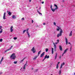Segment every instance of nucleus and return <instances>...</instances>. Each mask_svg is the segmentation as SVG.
<instances>
[{
  "mask_svg": "<svg viewBox=\"0 0 75 75\" xmlns=\"http://www.w3.org/2000/svg\"><path fill=\"white\" fill-rule=\"evenodd\" d=\"M72 31H71L70 34L69 35V36H72Z\"/></svg>",
  "mask_w": 75,
  "mask_h": 75,
  "instance_id": "f3484780",
  "label": "nucleus"
},
{
  "mask_svg": "<svg viewBox=\"0 0 75 75\" xmlns=\"http://www.w3.org/2000/svg\"><path fill=\"white\" fill-rule=\"evenodd\" d=\"M44 54H45V52H43L41 55L40 57H44Z\"/></svg>",
  "mask_w": 75,
  "mask_h": 75,
  "instance_id": "1a4fd4ad",
  "label": "nucleus"
},
{
  "mask_svg": "<svg viewBox=\"0 0 75 75\" xmlns=\"http://www.w3.org/2000/svg\"><path fill=\"white\" fill-rule=\"evenodd\" d=\"M62 68V64H61V66L60 67V69H61Z\"/></svg>",
  "mask_w": 75,
  "mask_h": 75,
  "instance_id": "c85d7f7f",
  "label": "nucleus"
},
{
  "mask_svg": "<svg viewBox=\"0 0 75 75\" xmlns=\"http://www.w3.org/2000/svg\"><path fill=\"white\" fill-rule=\"evenodd\" d=\"M50 58V56H49V55L47 56V54H46L45 56V58H44V59L43 60V61H44V60H45L46 58Z\"/></svg>",
  "mask_w": 75,
  "mask_h": 75,
  "instance_id": "20e7f679",
  "label": "nucleus"
},
{
  "mask_svg": "<svg viewBox=\"0 0 75 75\" xmlns=\"http://www.w3.org/2000/svg\"><path fill=\"white\" fill-rule=\"evenodd\" d=\"M0 42H2L3 41V39H0Z\"/></svg>",
  "mask_w": 75,
  "mask_h": 75,
  "instance_id": "2f4dec72",
  "label": "nucleus"
},
{
  "mask_svg": "<svg viewBox=\"0 0 75 75\" xmlns=\"http://www.w3.org/2000/svg\"><path fill=\"white\" fill-rule=\"evenodd\" d=\"M65 40H66V45H67L68 44V39L67 38H65Z\"/></svg>",
  "mask_w": 75,
  "mask_h": 75,
  "instance_id": "2eb2a0df",
  "label": "nucleus"
},
{
  "mask_svg": "<svg viewBox=\"0 0 75 75\" xmlns=\"http://www.w3.org/2000/svg\"><path fill=\"white\" fill-rule=\"evenodd\" d=\"M54 45V51H56V49H57V46L55 45V43H53Z\"/></svg>",
  "mask_w": 75,
  "mask_h": 75,
  "instance_id": "423d86ee",
  "label": "nucleus"
},
{
  "mask_svg": "<svg viewBox=\"0 0 75 75\" xmlns=\"http://www.w3.org/2000/svg\"><path fill=\"white\" fill-rule=\"evenodd\" d=\"M41 50L39 51L38 52V56H39V55H40V53H41Z\"/></svg>",
  "mask_w": 75,
  "mask_h": 75,
  "instance_id": "aec40b11",
  "label": "nucleus"
},
{
  "mask_svg": "<svg viewBox=\"0 0 75 75\" xmlns=\"http://www.w3.org/2000/svg\"><path fill=\"white\" fill-rule=\"evenodd\" d=\"M36 8H38V7L37 6L36 7Z\"/></svg>",
  "mask_w": 75,
  "mask_h": 75,
  "instance_id": "bf43d9fd",
  "label": "nucleus"
},
{
  "mask_svg": "<svg viewBox=\"0 0 75 75\" xmlns=\"http://www.w3.org/2000/svg\"><path fill=\"white\" fill-rule=\"evenodd\" d=\"M0 28H3V27L1 26H0Z\"/></svg>",
  "mask_w": 75,
  "mask_h": 75,
  "instance_id": "09e8293b",
  "label": "nucleus"
},
{
  "mask_svg": "<svg viewBox=\"0 0 75 75\" xmlns=\"http://www.w3.org/2000/svg\"><path fill=\"white\" fill-rule=\"evenodd\" d=\"M28 30H29V29L28 28L27 29V34L28 35V37H29V38H30V33H28Z\"/></svg>",
  "mask_w": 75,
  "mask_h": 75,
  "instance_id": "6e6552de",
  "label": "nucleus"
},
{
  "mask_svg": "<svg viewBox=\"0 0 75 75\" xmlns=\"http://www.w3.org/2000/svg\"><path fill=\"white\" fill-rule=\"evenodd\" d=\"M54 6H55V7H56L55 8V9L52 8V9H51L52 11L53 12H54V11H55V10H57V9H58V6H57V5H56V4H54Z\"/></svg>",
  "mask_w": 75,
  "mask_h": 75,
  "instance_id": "7ed1b4c3",
  "label": "nucleus"
},
{
  "mask_svg": "<svg viewBox=\"0 0 75 75\" xmlns=\"http://www.w3.org/2000/svg\"><path fill=\"white\" fill-rule=\"evenodd\" d=\"M25 59V58H24L21 61V62H23V61H24V60Z\"/></svg>",
  "mask_w": 75,
  "mask_h": 75,
  "instance_id": "cd10ccee",
  "label": "nucleus"
},
{
  "mask_svg": "<svg viewBox=\"0 0 75 75\" xmlns=\"http://www.w3.org/2000/svg\"><path fill=\"white\" fill-rule=\"evenodd\" d=\"M36 72H37V71H38V69H36Z\"/></svg>",
  "mask_w": 75,
  "mask_h": 75,
  "instance_id": "a18cd8bd",
  "label": "nucleus"
},
{
  "mask_svg": "<svg viewBox=\"0 0 75 75\" xmlns=\"http://www.w3.org/2000/svg\"><path fill=\"white\" fill-rule=\"evenodd\" d=\"M8 14L9 15V16H11V12H9L8 13Z\"/></svg>",
  "mask_w": 75,
  "mask_h": 75,
  "instance_id": "4be33fe9",
  "label": "nucleus"
},
{
  "mask_svg": "<svg viewBox=\"0 0 75 75\" xmlns=\"http://www.w3.org/2000/svg\"><path fill=\"white\" fill-rule=\"evenodd\" d=\"M57 53H56V54H55V57H54V58H55V59H57Z\"/></svg>",
  "mask_w": 75,
  "mask_h": 75,
  "instance_id": "6ab92c4d",
  "label": "nucleus"
},
{
  "mask_svg": "<svg viewBox=\"0 0 75 75\" xmlns=\"http://www.w3.org/2000/svg\"><path fill=\"white\" fill-rule=\"evenodd\" d=\"M3 32V29H1V30H0V33H2Z\"/></svg>",
  "mask_w": 75,
  "mask_h": 75,
  "instance_id": "c756f323",
  "label": "nucleus"
},
{
  "mask_svg": "<svg viewBox=\"0 0 75 75\" xmlns=\"http://www.w3.org/2000/svg\"><path fill=\"white\" fill-rule=\"evenodd\" d=\"M37 12H38V13H39V14H40H40H41V15H42V13H41L40 12H39V11H38V10H37Z\"/></svg>",
  "mask_w": 75,
  "mask_h": 75,
  "instance_id": "5701e85b",
  "label": "nucleus"
},
{
  "mask_svg": "<svg viewBox=\"0 0 75 75\" xmlns=\"http://www.w3.org/2000/svg\"><path fill=\"white\" fill-rule=\"evenodd\" d=\"M17 39V37H14V38H13V39L15 40H16Z\"/></svg>",
  "mask_w": 75,
  "mask_h": 75,
  "instance_id": "7c9ffc66",
  "label": "nucleus"
},
{
  "mask_svg": "<svg viewBox=\"0 0 75 75\" xmlns=\"http://www.w3.org/2000/svg\"><path fill=\"white\" fill-rule=\"evenodd\" d=\"M38 57V56H36V57H34L33 59L34 60V59H37V57Z\"/></svg>",
  "mask_w": 75,
  "mask_h": 75,
  "instance_id": "412c9836",
  "label": "nucleus"
},
{
  "mask_svg": "<svg viewBox=\"0 0 75 75\" xmlns=\"http://www.w3.org/2000/svg\"><path fill=\"white\" fill-rule=\"evenodd\" d=\"M57 41L58 42H58H59V40H57Z\"/></svg>",
  "mask_w": 75,
  "mask_h": 75,
  "instance_id": "ea45409f",
  "label": "nucleus"
},
{
  "mask_svg": "<svg viewBox=\"0 0 75 75\" xmlns=\"http://www.w3.org/2000/svg\"><path fill=\"white\" fill-rule=\"evenodd\" d=\"M32 51H33V53H35L36 52L35 50V48L34 47H33L32 49L31 50Z\"/></svg>",
  "mask_w": 75,
  "mask_h": 75,
  "instance_id": "39448f33",
  "label": "nucleus"
},
{
  "mask_svg": "<svg viewBox=\"0 0 75 75\" xmlns=\"http://www.w3.org/2000/svg\"><path fill=\"white\" fill-rule=\"evenodd\" d=\"M46 52H48V49L47 48L46 49Z\"/></svg>",
  "mask_w": 75,
  "mask_h": 75,
  "instance_id": "bb28decb",
  "label": "nucleus"
},
{
  "mask_svg": "<svg viewBox=\"0 0 75 75\" xmlns=\"http://www.w3.org/2000/svg\"><path fill=\"white\" fill-rule=\"evenodd\" d=\"M52 54H54V49L52 47Z\"/></svg>",
  "mask_w": 75,
  "mask_h": 75,
  "instance_id": "a211bd4d",
  "label": "nucleus"
},
{
  "mask_svg": "<svg viewBox=\"0 0 75 75\" xmlns=\"http://www.w3.org/2000/svg\"><path fill=\"white\" fill-rule=\"evenodd\" d=\"M16 57L15 55V53H13L10 57V58H11V59H16Z\"/></svg>",
  "mask_w": 75,
  "mask_h": 75,
  "instance_id": "f03ea898",
  "label": "nucleus"
},
{
  "mask_svg": "<svg viewBox=\"0 0 75 75\" xmlns=\"http://www.w3.org/2000/svg\"><path fill=\"white\" fill-rule=\"evenodd\" d=\"M46 24L45 23H43V25H45Z\"/></svg>",
  "mask_w": 75,
  "mask_h": 75,
  "instance_id": "c03bdc74",
  "label": "nucleus"
},
{
  "mask_svg": "<svg viewBox=\"0 0 75 75\" xmlns=\"http://www.w3.org/2000/svg\"><path fill=\"white\" fill-rule=\"evenodd\" d=\"M12 18H13V19H16V16L13 15L12 16Z\"/></svg>",
  "mask_w": 75,
  "mask_h": 75,
  "instance_id": "dca6fc26",
  "label": "nucleus"
},
{
  "mask_svg": "<svg viewBox=\"0 0 75 75\" xmlns=\"http://www.w3.org/2000/svg\"><path fill=\"white\" fill-rule=\"evenodd\" d=\"M59 74H61V70H59Z\"/></svg>",
  "mask_w": 75,
  "mask_h": 75,
  "instance_id": "f704fd0d",
  "label": "nucleus"
},
{
  "mask_svg": "<svg viewBox=\"0 0 75 75\" xmlns=\"http://www.w3.org/2000/svg\"><path fill=\"white\" fill-rule=\"evenodd\" d=\"M26 31H27V30H24L23 32V34H24V33H25V32Z\"/></svg>",
  "mask_w": 75,
  "mask_h": 75,
  "instance_id": "393cba45",
  "label": "nucleus"
},
{
  "mask_svg": "<svg viewBox=\"0 0 75 75\" xmlns=\"http://www.w3.org/2000/svg\"><path fill=\"white\" fill-rule=\"evenodd\" d=\"M7 13H8V11H7Z\"/></svg>",
  "mask_w": 75,
  "mask_h": 75,
  "instance_id": "13d9d810",
  "label": "nucleus"
},
{
  "mask_svg": "<svg viewBox=\"0 0 75 75\" xmlns=\"http://www.w3.org/2000/svg\"><path fill=\"white\" fill-rule=\"evenodd\" d=\"M34 69V68H32V69H32V70H33V69Z\"/></svg>",
  "mask_w": 75,
  "mask_h": 75,
  "instance_id": "864d4df0",
  "label": "nucleus"
},
{
  "mask_svg": "<svg viewBox=\"0 0 75 75\" xmlns=\"http://www.w3.org/2000/svg\"><path fill=\"white\" fill-rule=\"evenodd\" d=\"M40 1H41V0H40Z\"/></svg>",
  "mask_w": 75,
  "mask_h": 75,
  "instance_id": "e2e57ef3",
  "label": "nucleus"
},
{
  "mask_svg": "<svg viewBox=\"0 0 75 75\" xmlns=\"http://www.w3.org/2000/svg\"><path fill=\"white\" fill-rule=\"evenodd\" d=\"M3 59H4V57H2L1 60L0 61V64H1V62H3Z\"/></svg>",
  "mask_w": 75,
  "mask_h": 75,
  "instance_id": "f8f14e48",
  "label": "nucleus"
},
{
  "mask_svg": "<svg viewBox=\"0 0 75 75\" xmlns=\"http://www.w3.org/2000/svg\"><path fill=\"white\" fill-rule=\"evenodd\" d=\"M68 44H70V45L71 46V43H70V42H69Z\"/></svg>",
  "mask_w": 75,
  "mask_h": 75,
  "instance_id": "37998d69",
  "label": "nucleus"
},
{
  "mask_svg": "<svg viewBox=\"0 0 75 75\" xmlns=\"http://www.w3.org/2000/svg\"><path fill=\"white\" fill-rule=\"evenodd\" d=\"M29 2H31V0H29Z\"/></svg>",
  "mask_w": 75,
  "mask_h": 75,
  "instance_id": "603ef678",
  "label": "nucleus"
},
{
  "mask_svg": "<svg viewBox=\"0 0 75 75\" xmlns=\"http://www.w3.org/2000/svg\"><path fill=\"white\" fill-rule=\"evenodd\" d=\"M52 5H51L50 6V8L51 9H52Z\"/></svg>",
  "mask_w": 75,
  "mask_h": 75,
  "instance_id": "c9c22d12",
  "label": "nucleus"
},
{
  "mask_svg": "<svg viewBox=\"0 0 75 75\" xmlns=\"http://www.w3.org/2000/svg\"><path fill=\"white\" fill-rule=\"evenodd\" d=\"M13 26H11L10 28L11 32L12 33L13 31Z\"/></svg>",
  "mask_w": 75,
  "mask_h": 75,
  "instance_id": "0eeeda50",
  "label": "nucleus"
},
{
  "mask_svg": "<svg viewBox=\"0 0 75 75\" xmlns=\"http://www.w3.org/2000/svg\"><path fill=\"white\" fill-rule=\"evenodd\" d=\"M42 4H44V1H43L42 2Z\"/></svg>",
  "mask_w": 75,
  "mask_h": 75,
  "instance_id": "de8ad7c7",
  "label": "nucleus"
},
{
  "mask_svg": "<svg viewBox=\"0 0 75 75\" xmlns=\"http://www.w3.org/2000/svg\"><path fill=\"white\" fill-rule=\"evenodd\" d=\"M68 48H67L64 51V52L63 53V54H65V53H66V52H67V51H68Z\"/></svg>",
  "mask_w": 75,
  "mask_h": 75,
  "instance_id": "ddd939ff",
  "label": "nucleus"
},
{
  "mask_svg": "<svg viewBox=\"0 0 75 75\" xmlns=\"http://www.w3.org/2000/svg\"><path fill=\"white\" fill-rule=\"evenodd\" d=\"M59 49L60 51H62V50H63L62 48V47H61V45L59 46Z\"/></svg>",
  "mask_w": 75,
  "mask_h": 75,
  "instance_id": "9b49d317",
  "label": "nucleus"
},
{
  "mask_svg": "<svg viewBox=\"0 0 75 75\" xmlns=\"http://www.w3.org/2000/svg\"><path fill=\"white\" fill-rule=\"evenodd\" d=\"M59 63H60V62H58V64H58H58H59Z\"/></svg>",
  "mask_w": 75,
  "mask_h": 75,
  "instance_id": "49530a36",
  "label": "nucleus"
},
{
  "mask_svg": "<svg viewBox=\"0 0 75 75\" xmlns=\"http://www.w3.org/2000/svg\"><path fill=\"white\" fill-rule=\"evenodd\" d=\"M64 0H63V2H64Z\"/></svg>",
  "mask_w": 75,
  "mask_h": 75,
  "instance_id": "5fc2aeb1",
  "label": "nucleus"
},
{
  "mask_svg": "<svg viewBox=\"0 0 75 75\" xmlns=\"http://www.w3.org/2000/svg\"><path fill=\"white\" fill-rule=\"evenodd\" d=\"M61 58H62V57H61V56H60L59 57V58L60 59H61Z\"/></svg>",
  "mask_w": 75,
  "mask_h": 75,
  "instance_id": "a19ab883",
  "label": "nucleus"
},
{
  "mask_svg": "<svg viewBox=\"0 0 75 75\" xmlns=\"http://www.w3.org/2000/svg\"><path fill=\"white\" fill-rule=\"evenodd\" d=\"M59 67V66H58V64H57V67H56L57 69H58Z\"/></svg>",
  "mask_w": 75,
  "mask_h": 75,
  "instance_id": "a878e982",
  "label": "nucleus"
},
{
  "mask_svg": "<svg viewBox=\"0 0 75 75\" xmlns=\"http://www.w3.org/2000/svg\"><path fill=\"white\" fill-rule=\"evenodd\" d=\"M3 19H6V12H4V14Z\"/></svg>",
  "mask_w": 75,
  "mask_h": 75,
  "instance_id": "9d476101",
  "label": "nucleus"
},
{
  "mask_svg": "<svg viewBox=\"0 0 75 75\" xmlns=\"http://www.w3.org/2000/svg\"><path fill=\"white\" fill-rule=\"evenodd\" d=\"M58 42H56V43H55V44H58Z\"/></svg>",
  "mask_w": 75,
  "mask_h": 75,
  "instance_id": "3c124183",
  "label": "nucleus"
},
{
  "mask_svg": "<svg viewBox=\"0 0 75 75\" xmlns=\"http://www.w3.org/2000/svg\"><path fill=\"white\" fill-rule=\"evenodd\" d=\"M0 30H3V29H1V28H0Z\"/></svg>",
  "mask_w": 75,
  "mask_h": 75,
  "instance_id": "4d7b16f0",
  "label": "nucleus"
},
{
  "mask_svg": "<svg viewBox=\"0 0 75 75\" xmlns=\"http://www.w3.org/2000/svg\"><path fill=\"white\" fill-rule=\"evenodd\" d=\"M32 23H34V21L33 20H32Z\"/></svg>",
  "mask_w": 75,
  "mask_h": 75,
  "instance_id": "58836bf2",
  "label": "nucleus"
},
{
  "mask_svg": "<svg viewBox=\"0 0 75 75\" xmlns=\"http://www.w3.org/2000/svg\"><path fill=\"white\" fill-rule=\"evenodd\" d=\"M70 51H71V50H72V47H71L70 48Z\"/></svg>",
  "mask_w": 75,
  "mask_h": 75,
  "instance_id": "8fccbe9b",
  "label": "nucleus"
},
{
  "mask_svg": "<svg viewBox=\"0 0 75 75\" xmlns=\"http://www.w3.org/2000/svg\"><path fill=\"white\" fill-rule=\"evenodd\" d=\"M57 27L58 28L57 29V31H59V30H60V31L59 32V33H58L57 35V37L58 38L59 36H61L62 35V29H61L60 28L57 26Z\"/></svg>",
  "mask_w": 75,
  "mask_h": 75,
  "instance_id": "f257e3e1",
  "label": "nucleus"
},
{
  "mask_svg": "<svg viewBox=\"0 0 75 75\" xmlns=\"http://www.w3.org/2000/svg\"><path fill=\"white\" fill-rule=\"evenodd\" d=\"M64 53H63L62 55V56H63L64 55Z\"/></svg>",
  "mask_w": 75,
  "mask_h": 75,
  "instance_id": "6e6d98bb",
  "label": "nucleus"
},
{
  "mask_svg": "<svg viewBox=\"0 0 75 75\" xmlns=\"http://www.w3.org/2000/svg\"><path fill=\"white\" fill-rule=\"evenodd\" d=\"M14 63L15 64H16L17 63V61H14Z\"/></svg>",
  "mask_w": 75,
  "mask_h": 75,
  "instance_id": "473e14b6",
  "label": "nucleus"
},
{
  "mask_svg": "<svg viewBox=\"0 0 75 75\" xmlns=\"http://www.w3.org/2000/svg\"><path fill=\"white\" fill-rule=\"evenodd\" d=\"M27 61L26 62V63L25 64V65H27Z\"/></svg>",
  "mask_w": 75,
  "mask_h": 75,
  "instance_id": "79ce46f5",
  "label": "nucleus"
},
{
  "mask_svg": "<svg viewBox=\"0 0 75 75\" xmlns=\"http://www.w3.org/2000/svg\"><path fill=\"white\" fill-rule=\"evenodd\" d=\"M2 74V73H0V74Z\"/></svg>",
  "mask_w": 75,
  "mask_h": 75,
  "instance_id": "052dcab7",
  "label": "nucleus"
},
{
  "mask_svg": "<svg viewBox=\"0 0 75 75\" xmlns=\"http://www.w3.org/2000/svg\"><path fill=\"white\" fill-rule=\"evenodd\" d=\"M13 47V46H12L9 49H8L6 51H5V52H7V51H9V50H10L11 48H12V47Z\"/></svg>",
  "mask_w": 75,
  "mask_h": 75,
  "instance_id": "4468645a",
  "label": "nucleus"
},
{
  "mask_svg": "<svg viewBox=\"0 0 75 75\" xmlns=\"http://www.w3.org/2000/svg\"><path fill=\"white\" fill-rule=\"evenodd\" d=\"M54 25H56V23H55V22H54Z\"/></svg>",
  "mask_w": 75,
  "mask_h": 75,
  "instance_id": "4c0bfd02",
  "label": "nucleus"
},
{
  "mask_svg": "<svg viewBox=\"0 0 75 75\" xmlns=\"http://www.w3.org/2000/svg\"><path fill=\"white\" fill-rule=\"evenodd\" d=\"M26 65H24V67H23V69H25V68H26V67H25Z\"/></svg>",
  "mask_w": 75,
  "mask_h": 75,
  "instance_id": "b1692460",
  "label": "nucleus"
},
{
  "mask_svg": "<svg viewBox=\"0 0 75 75\" xmlns=\"http://www.w3.org/2000/svg\"><path fill=\"white\" fill-rule=\"evenodd\" d=\"M62 64V66L63 65H65V63L63 62Z\"/></svg>",
  "mask_w": 75,
  "mask_h": 75,
  "instance_id": "e433bc0d",
  "label": "nucleus"
},
{
  "mask_svg": "<svg viewBox=\"0 0 75 75\" xmlns=\"http://www.w3.org/2000/svg\"><path fill=\"white\" fill-rule=\"evenodd\" d=\"M41 7H40V8L39 9H41Z\"/></svg>",
  "mask_w": 75,
  "mask_h": 75,
  "instance_id": "680f3d73",
  "label": "nucleus"
},
{
  "mask_svg": "<svg viewBox=\"0 0 75 75\" xmlns=\"http://www.w3.org/2000/svg\"><path fill=\"white\" fill-rule=\"evenodd\" d=\"M21 20H22V21H23V20H24V18H23L21 19Z\"/></svg>",
  "mask_w": 75,
  "mask_h": 75,
  "instance_id": "72a5a7b5",
  "label": "nucleus"
}]
</instances>
